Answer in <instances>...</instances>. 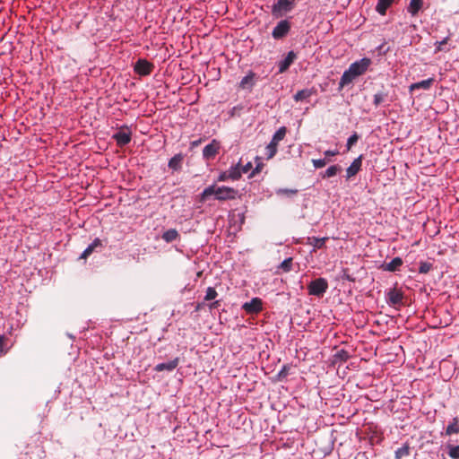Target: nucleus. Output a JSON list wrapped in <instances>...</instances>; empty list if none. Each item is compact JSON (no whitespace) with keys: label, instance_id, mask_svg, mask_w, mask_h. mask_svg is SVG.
Returning <instances> with one entry per match:
<instances>
[{"label":"nucleus","instance_id":"obj_1","mask_svg":"<svg viewBox=\"0 0 459 459\" xmlns=\"http://www.w3.org/2000/svg\"><path fill=\"white\" fill-rule=\"evenodd\" d=\"M238 195V191L233 187L216 185L209 186L204 188L199 195V202H206L211 195H214L215 199L220 202L235 200Z\"/></svg>","mask_w":459,"mask_h":459},{"label":"nucleus","instance_id":"obj_2","mask_svg":"<svg viewBox=\"0 0 459 459\" xmlns=\"http://www.w3.org/2000/svg\"><path fill=\"white\" fill-rule=\"evenodd\" d=\"M372 65V60L369 57H363L360 60L352 63L348 70H346L339 82V88L342 89L344 86L352 82V81L363 75Z\"/></svg>","mask_w":459,"mask_h":459},{"label":"nucleus","instance_id":"obj_3","mask_svg":"<svg viewBox=\"0 0 459 459\" xmlns=\"http://www.w3.org/2000/svg\"><path fill=\"white\" fill-rule=\"evenodd\" d=\"M288 133L286 126H281L273 135L270 143L265 147V156L267 160L273 159L277 152L280 142H281Z\"/></svg>","mask_w":459,"mask_h":459},{"label":"nucleus","instance_id":"obj_4","mask_svg":"<svg viewBox=\"0 0 459 459\" xmlns=\"http://www.w3.org/2000/svg\"><path fill=\"white\" fill-rule=\"evenodd\" d=\"M404 292L402 288L397 287V283L386 292V302L394 307H400L403 305Z\"/></svg>","mask_w":459,"mask_h":459},{"label":"nucleus","instance_id":"obj_5","mask_svg":"<svg viewBox=\"0 0 459 459\" xmlns=\"http://www.w3.org/2000/svg\"><path fill=\"white\" fill-rule=\"evenodd\" d=\"M328 289V282L325 278H317L313 280L307 285V292L309 295L322 297Z\"/></svg>","mask_w":459,"mask_h":459},{"label":"nucleus","instance_id":"obj_6","mask_svg":"<svg viewBox=\"0 0 459 459\" xmlns=\"http://www.w3.org/2000/svg\"><path fill=\"white\" fill-rule=\"evenodd\" d=\"M112 138L118 147H124L132 140V130L128 126L124 125L119 127L117 133L113 134Z\"/></svg>","mask_w":459,"mask_h":459},{"label":"nucleus","instance_id":"obj_7","mask_svg":"<svg viewBox=\"0 0 459 459\" xmlns=\"http://www.w3.org/2000/svg\"><path fill=\"white\" fill-rule=\"evenodd\" d=\"M295 4V0H277L272 6V13L274 16H281L283 13L290 12Z\"/></svg>","mask_w":459,"mask_h":459},{"label":"nucleus","instance_id":"obj_8","mask_svg":"<svg viewBox=\"0 0 459 459\" xmlns=\"http://www.w3.org/2000/svg\"><path fill=\"white\" fill-rule=\"evenodd\" d=\"M154 69V65L144 58H140L136 61L134 66V72L140 76L150 75Z\"/></svg>","mask_w":459,"mask_h":459},{"label":"nucleus","instance_id":"obj_9","mask_svg":"<svg viewBox=\"0 0 459 459\" xmlns=\"http://www.w3.org/2000/svg\"><path fill=\"white\" fill-rule=\"evenodd\" d=\"M221 143L217 139H212V142L204 146L203 150V157L206 160H213L221 152Z\"/></svg>","mask_w":459,"mask_h":459},{"label":"nucleus","instance_id":"obj_10","mask_svg":"<svg viewBox=\"0 0 459 459\" xmlns=\"http://www.w3.org/2000/svg\"><path fill=\"white\" fill-rule=\"evenodd\" d=\"M290 28L291 23L288 20H281L273 30L272 36L274 39H281L289 34Z\"/></svg>","mask_w":459,"mask_h":459},{"label":"nucleus","instance_id":"obj_11","mask_svg":"<svg viewBox=\"0 0 459 459\" xmlns=\"http://www.w3.org/2000/svg\"><path fill=\"white\" fill-rule=\"evenodd\" d=\"M243 310L248 314H258L263 310V301L260 298H253L249 302L242 306Z\"/></svg>","mask_w":459,"mask_h":459},{"label":"nucleus","instance_id":"obj_12","mask_svg":"<svg viewBox=\"0 0 459 459\" xmlns=\"http://www.w3.org/2000/svg\"><path fill=\"white\" fill-rule=\"evenodd\" d=\"M296 57H297V56H296L295 52L292 50L290 51L287 54V56H285V58L278 63L279 73L282 74V73L286 72L289 69V67L291 65V64L294 62Z\"/></svg>","mask_w":459,"mask_h":459},{"label":"nucleus","instance_id":"obj_13","mask_svg":"<svg viewBox=\"0 0 459 459\" xmlns=\"http://www.w3.org/2000/svg\"><path fill=\"white\" fill-rule=\"evenodd\" d=\"M362 159L363 156L359 155L358 158H356L352 163L350 165V167L346 169V177L347 178H351L354 176H356L359 170L361 169L362 166Z\"/></svg>","mask_w":459,"mask_h":459},{"label":"nucleus","instance_id":"obj_14","mask_svg":"<svg viewBox=\"0 0 459 459\" xmlns=\"http://www.w3.org/2000/svg\"><path fill=\"white\" fill-rule=\"evenodd\" d=\"M327 240H328L327 237L321 238H316V237H308L307 238L306 244L312 246L314 248V251H316L317 249H322V248L325 247V243Z\"/></svg>","mask_w":459,"mask_h":459},{"label":"nucleus","instance_id":"obj_15","mask_svg":"<svg viewBox=\"0 0 459 459\" xmlns=\"http://www.w3.org/2000/svg\"><path fill=\"white\" fill-rule=\"evenodd\" d=\"M403 262L401 257H394L391 262L382 264V269L387 272H396L402 267Z\"/></svg>","mask_w":459,"mask_h":459},{"label":"nucleus","instance_id":"obj_16","mask_svg":"<svg viewBox=\"0 0 459 459\" xmlns=\"http://www.w3.org/2000/svg\"><path fill=\"white\" fill-rule=\"evenodd\" d=\"M178 363H179V359L176 358L167 363L157 364L154 368V370L157 372H161L164 370L172 371L178 366Z\"/></svg>","mask_w":459,"mask_h":459},{"label":"nucleus","instance_id":"obj_17","mask_svg":"<svg viewBox=\"0 0 459 459\" xmlns=\"http://www.w3.org/2000/svg\"><path fill=\"white\" fill-rule=\"evenodd\" d=\"M394 3V0H378L377 5H376V11L380 15H385L387 10L393 5Z\"/></svg>","mask_w":459,"mask_h":459},{"label":"nucleus","instance_id":"obj_18","mask_svg":"<svg viewBox=\"0 0 459 459\" xmlns=\"http://www.w3.org/2000/svg\"><path fill=\"white\" fill-rule=\"evenodd\" d=\"M184 160V156L181 153L174 155L169 160V168L174 171H178L182 167V162Z\"/></svg>","mask_w":459,"mask_h":459},{"label":"nucleus","instance_id":"obj_19","mask_svg":"<svg viewBox=\"0 0 459 459\" xmlns=\"http://www.w3.org/2000/svg\"><path fill=\"white\" fill-rule=\"evenodd\" d=\"M229 178L231 181H237L241 178L242 171L240 169V161L234 166H231L228 170H226Z\"/></svg>","mask_w":459,"mask_h":459},{"label":"nucleus","instance_id":"obj_20","mask_svg":"<svg viewBox=\"0 0 459 459\" xmlns=\"http://www.w3.org/2000/svg\"><path fill=\"white\" fill-rule=\"evenodd\" d=\"M423 6V0H411L407 7V12L411 16H416Z\"/></svg>","mask_w":459,"mask_h":459},{"label":"nucleus","instance_id":"obj_21","mask_svg":"<svg viewBox=\"0 0 459 459\" xmlns=\"http://www.w3.org/2000/svg\"><path fill=\"white\" fill-rule=\"evenodd\" d=\"M102 246V242L100 238H95L91 244H90L88 246V247L82 253L81 255V258L82 259H86L89 255H91L94 250L97 248V247H100Z\"/></svg>","mask_w":459,"mask_h":459},{"label":"nucleus","instance_id":"obj_22","mask_svg":"<svg viewBox=\"0 0 459 459\" xmlns=\"http://www.w3.org/2000/svg\"><path fill=\"white\" fill-rule=\"evenodd\" d=\"M255 74L250 71L239 82V88H251L255 83Z\"/></svg>","mask_w":459,"mask_h":459},{"label":"nucleus","instance_id":"obj_23","mask_svg":"<svg viewBox=\"0 0 459 459\" xmlns=\"http://www.w3.org/2000/svg\"><path fill=\"white\" fill-rule=\"evenodd\" d=\"M433 82H434L433 78H429V79L423 80L421 82H414V83L411 84L410 91H414V90H418V89L429 90L432 86Z\"/></svg>","mask_w":459,"mask_h":459},{"label":"nucleus","instance_id":"obj_24","mask_svg":"<svg viewBox=\"0 0 459 459\" xmlns=\"http://www.w3.org/2000/svg\"><path fill=\"white\" fill-rule=\"evenodd\" d=\"M457 433H459V420L458 418H454L446 426V434L450 436Z\"/></svg>","mask_w":459,"mask_h":459},{"label":"nucleus","instance_id":"obj_25","mask_svg":"<svg viewBox=\"0 0 459 459\" xmlns=\"http://www.w3.org/2000/svg\"><path fill=\"white\" fill-rule=\"evenodd\" d=\"M292 265H293V258L292 257H289V258H286L279 266H278V271H277V273H289L290 271L292 270Z\"/></svg>","mask_w":459,"mask_h":459},{"label":"nucleus","instance_id":"obj_26","mask_svg":"<svg viewBox=\"0 0 459 459\" xmlns=\"http://www.w3.org/2000/svg\"><path fill=\"white\" fill-rule=\"evenodd\" d=\"M350 357L351 356H350L349 352L346 350L342 349V350L338 351L333 355V362L334 363H337V362L343 363V362H346L350 359Z\"/></svg>","mask_w":459,"mask_h":459},{"label":"nucleus","instance_id":"obj_27","mask_svg":"<svg viewBox=\"0 0 459 459\" xmlns=\"http://www.w3.org/2000/svg\"><path fill=\"white\" fill-rule=\"evenodd\" d=\"M179 234L175 229H170L163 232L162 239L167 243H170L178 238Z\"/></svg>","mask_w":459,"mask_h":459},{"label":"nucleus","instance_id":"obj_28","mask_svg":"<svg viewBox=\"0 0 459 459\" xmlns=\"http://www.w3.org/2000/svg\"><path fill=\"white\" fill-rule=\"evenodd\" d=\"M409 454H410V447H409L408 444H404L402 447L398 448L395 451V458L402 459L403 457L409 455Z\"/></svg>","mask_w":459,"mask_h":459},{"label":"nucleus","instance_id":"obj_29","mask_svg":"<svg viewBox=\"0 0 459 459\" xmlns=\"http://www.w3.org/2000/svg\"><path fill=\"white\" fill-rule=\"evenodd\" d=\"M255 167L254 168V169L252 170L251 174L249 175V178H253L255 177V175L259 174L264 167V164L263 163L262 160L260 157H256L255 158Z\"/></svg>","mask_w":459,"mask_h":459},{"label":"nucleus","instance_id":"obj_30","mask_svg":"<svg viewBox=\"0 0 459 459\" xmlns=\"http://www.w3.org/2000/svg\"><path fill=\"white\" fill-rule=\"evenodd\" d=\"M447 454L452 459H459V446H447Z\"/></svg>","mask_w":459,"mask_h":459},{"label":"nucleus","instance_id":"obj_31","mask_svg":"<svg viewBox=\"0 0 459 459\" xmlns=\"http://www.w3.org/2000/svg\"><path fill=\"white\" fill-rule=\"evenodd\" d=\"M310 96L311 91L309 90H301L295 94L294 99L296 101H300L309 98Z\"/></svg>","mask_w":459,"mask_h":459},{"label":"nucleus","instance_id":"obj_32","mask_svg":"<svg viewBox=\"0 0 459 459\" xmlns=\"http://www.w3.org/2000/svg\"><path fill=\"white\" fill-rule=\"evenodd\" d=\"M340 167L338 165L330 166L325 172L323 178H332L335 176L340 171Z\"/></svg>","mask_w":459,"mask_h":459},{"label":"nucleus","instance_id":"obj_33","mask_svg":"<svg viewBox=\"0 0 459 459\" xmlns=\"http://www.w3.org/2000/svg\"><path fill=\"white\" fill-rule=\"evenodd\" d=\"M217 296H218V293H217L216 290L213 287H208L206 290L205 296H204V300L205 301L213 300L217 298Z\"/></svg>","mask_w":459,"mask_h":459},{"label":"nucleus","instance_id":"obj_34","mask_svg":"<svg viewBox=\"0 0 459 459\" xmlns=\"http://www.w3.org/2000/svg\"><path fill=\"white\" fill-rule=\"evenodd\" d=\"M433 268V264L429 262L421 261L420 263L419 273H428Z\"/></svg>","mask_w":459,"mask_h":459},{"label":"nucleus","instance_id":"obj_35","mask_svg":"<svg viewBox=\"0 0 459 459\" xmlns=\"http://www.w3.org/2000/svg\"><path fill=\"white\" fill-rule=\"evenodd\" d=\"M359 135L357 133L352 134L347 140L346 147L347 151H350L351 147L358 142Z\"/></svg>","mask_w":459,"mask_h":459},{"label":"nucleus","instance_id":"obj_36","mask_svg":"<svg viewBox=\"0 0 459 459\" xmlns=\"http://www.w3.org/2000/svg\"><path fill=\"white\" fill-rule=\"evenodd\" d=\"M8 339L4 335H0V352H6Z\"/></svg>","mask_w":459,"mask_h":459},{"label":"nucleus","instance_id":"obj_37","mask_svg":"<svg viewBox=\"0 0 459 459\" xmlns=\"http://www.w3.org/2000/svg\"><path fill=\"white\" fill-rule=\"evenodd\" d=\"M298 190L296 189H280L278 191V195H287V196H292L297 195Z\"/></svg>","mask_w":459,"mask_h":459},{"label":"nucleus","instance_id":"obj_38","mask_svg":"<svg viewBox=\"0 0 459 459\" xmlns=\"http://www.w3.org/2000/svg\"><path fill=\"white\" fill-rule=\"evenodd\" d=\"M312 162L316 169H321L326 165L327 160L325 159H318V160H313Z\"/></svg>","mask_w":459,"mask_h":459},{"label":"nucleus","instance_id":"obj_39","mask_svg":"<svg viewBox=\"0 0 459 459\" xmlns=\"http://www.w3.org/2000/svg\"><path fill=\"white\" fill-rule=\"evenodd\" d=\"M384 101V94L377 93L373 98V104L377 107Z\"/></svg>","mask_w":459,"mask_h":459},{"label":"nucleus","instance_id":"obj_40","mask_svg":"<svg viewBox=\"0 0 459 459\" xmlns=\"http://www.w3.org/2000/svg\"><path fill=\"white\" fill-rule=\"evenodd\" d=\"M217 180L219 182H225V181L230 180V178H229L227 171L224 170L219 174Z\"/></svg>","mask_w":459,"mask_h":459},{"label":"nucleus","instance_id":"obj_41","mask_svg":"<svg viewBox=\"0 0 459 459\" xmlns=\"http://www.w3.org/2000/svg\"><path fill=\"white\" fill-rule=\"evenodd\" d=\"M252 168H253V164L250 161L243 166L240 164V169L242 171V174L247 173L249 170H251Z\"/></svg>","mask_w":459,"mask_h":459},{"label":"nucleus","instance_id":"obj_42","mask_svg":"<svg viewBox=\"0 0 459 459\" xmlns=\"http://www.w3.org/2000/svg\"><path fill=\"white\" fill-rule=\"evenodd\" d=\"M448 40H449V37H446L443 40L437 42L436 43V45H437L436 52L441 51L442 50L441 46L446 44L448 42Z\"/></svg>","mask_w":459,"mask_h":459},{"label":"nucleus","instance_id":"obj_43","mask_svg":"<svg viewBox=\"0 0 459 459\" xmlns=\"http://www.w3.org/2000/svg\"><path fill=\"white\" fill-rule=\"evenodd\" d=\"M203 141H204L203 138H199L197 140L191 142L190 143L191 149H194V148L199 146L203 143Z\"/></svg>","mask_w":459,"mask_h":459},{"label":"nucleus","instance_id":"obj_44","mask_svg":"<svg viewBox=\"0 0 459 459\" xmlns=\"http://www.w3.org/2000/svg\"><path fill=\"white\" fill-rule=\"evenodd\" d=\"M337 154H338L337 151H330V150H328V151L325 152V156H326V157H332V156H335Z\"/></svg>","mask_w":459,"mask_h":459},{"label":"nucleus","instance_id":"obj_45","mask_svg":"<svg viewBox=\"0 0 459 459\" xmlns=\"http://www.w3.org/2000/svg\"><path fill=\"white\" fill-rule=\"evenodd\" d=\"M220 306V302L218 300L209 304V308L212 310V309H215L217 307H219Z\"/></svg>","mask_w":459,"mask_h":459},{"label":"nucleus","instance_id":"obj_46","mask_svg":"<svg viewBox=\"0 0 459 459\" xmlns=\"http://www.w3.org/2000/svg\"><path fill=\"white\" fill-rule=\"evenodd\" d=\"M204 307V303H197L195 306V311H200Z\"/></svg>","mask_w":459,"mask_h":459}]
</instances>
